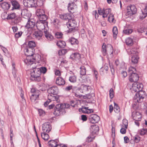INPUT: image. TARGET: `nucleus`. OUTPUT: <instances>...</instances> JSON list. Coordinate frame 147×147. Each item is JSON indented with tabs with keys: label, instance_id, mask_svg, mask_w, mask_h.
I'll return each instance as SVG.
<instances>
[{
	"label": "nucleus",
	"instance_id": "f257e3e1",
	"mask_svg": "<svg viewBox=\"0 0 147 147\" xmlns=\"http://www.w3.org/2000/svg\"><path fill=\"white\" fill-rule=\"evenodd\" d=\"M26 55L27 56L26 59L24 60L25 63L28 65L36 64V57H38L39 55L34 54V49L25 48L24 51Z\"/></svg>",
	"mask_w": 147,
	"mask_h": 147
},
{
	"label": "nucleus",
	"instance_id": "f03ea898",
	"mask_svg": "<svg viewBox=\"0 0 147 147\" xmlns=\"http://www.w3.org/2000/svg\"><path fill=\"white\" fill-rule=\"evenodd\" d=\"M32 65H31L32 66V71L31 73V76L33 78L34 80L36 82H39L41 80V78L40 76L41 75V71L39 68H37L36 66H33Z\"/></svg>",
	"mask_w": 147,
	"mask_h": 147
},
{
	"label": "nucleus",
	"instance_id": "7ed1b4c3",
	"mask_svg": "<svg viewBox=\"0 0 147 147\" xmlns=\"http://www.w3.org/2000/svg\"><path fill=\"white\" fill-rule=\"evenodd\" d=\"M36 15L40 21H46L47 19V16L45 14V11L42 9H38Z\"/></svg>",
	"mask_w": 147,
	"mask_h": 147
},
{
	"label": "nucleus",
	"instance_id": "20e7f679",
	"mask_svg": "<svg viewBox=\"0 0 147 147\" xmlns=\"http://www.w3.org/2000/svg\"><path fill=\"white\" fill-rule=\"evenodd\" d=\"M145 96V92L142 90H138L134 97V100L137 101H142Z\"/></svg>",
	"mask_w": 147,
	"mask_h": 147
},
{
	"label": "nucleus",
	"instance_id": "39448f33",
	"mask_svg": "<svg viewBox=\"0 0 147 147\" xmlns=\"http://www.w3.org/2000/svg\"><path fill=\"white\" fill-rule=\"evenodd\" d=\"M64 105L63 104H58L54 107L53 113L55 115H59L60 113L63 110Z\"/></svg>",
	"mask_w": 147,
	"mask_h": 147
},
{
	"label": "nucleus",
	"instance_id": "423d86ee",
	"mask_svg": "<svg viewBox=\"0 0 147 147\" xmlns=\"http://www.w3.org/2000/svg\"><path fill=\"white\" fill-rule=\"evenodd\" d=\"M100 117L95 114H92L89 117V120L90 122L92 123H98L100 120Z\"/></svg>",
	"mask_w": 147,
	"mask_h": 147
},
{
	"label": "nucleus",
	"instance_id": "0eeeda50",
	"mask_svg": "<svg viewBox=\"0 0 147 147\" xmlns=\"http://www.w3.org/2000/svg\"><path fill=\"white\" fill-rule=\"evenodd\" d=\"M77 7L74 2L69 3L68 4L67 9L69 11L73 13L77 11Z\"/></svg>",
	"mask_w": 147,
	"mask_h": 147
},
{
	"label": "nucleus",
	"instance_id": "6e6552de",
	"mask_svg": "<svg viewBox=\"0 0 147 147\" xmlns=\"http://www.w3.org/2000/svg\"><path fill=\"white\" fill-rule=\"evenodd\" d=\"M35 0H23V3L24 6L28 7H36Z\"/></svg>",
	"mask_w": 147,
	"mask_h": 147
},
{
	"label": "nucleus",
	"instance_id": "1a4fd4ad",
	"mask_svg": "<svg viewBox=\"0 0 147 147\" xmlns=\"http://www.w3.org/2000/svg\"><path fill=\"white\" fill-rule=\"evenodd\" d=\"M137 10V8L135 5H130L127 7V14L129 16L135 14Z\"/></svg>",
	"mask_w": 147,
	"mask_h": 147
},
{
	"label": "nucleus",
	"instance_id": "9d476101",
	"mask_svg": "<svg viewBox=\"0 0 147 147\" xmlns=\"http://www.w3.org/2000/svg\"><path fill=\"white\" fill-rule=\"evenodd\" d=\"M64 90L65 91L67 92H71V90L73 95H75L76 97H78L79 96V95L76 93L77 91V88L75 87H73L72 85L67 86L64 88Z\"/></svg>",
	"mask_w": 147,
	"mask_h": 147
},
{
	"label": "nucleus",
	"instance_id": "9b49d317",
	"mask_svg": "<svg viewBox=\"0 0 147 147\" xmlns=\"http://www.w3.org/2000/svg\"><path fill=\"white\" fill-rule=\"evenodd\" d=\"M109 48L112 49V51L111 52V54H113V50L111 45L110 44L106 45L105 43H103L102 45V52L103 55L105 56L107 55V50Z\"/></svg>",
	"mask_w": 147,
	"mask_h": 147
},
{
	"label": "nucleus",
	"instance_id": "f8f14e48",
	"mask_svg": "<svg viewBox=\"0 0 147 147\" xmlns=\"http://www.w3.org/2000/svg\"><path fill=\"white\" fill-rule=\"evenodd\" d=\"M47 23L46 21L40 20L39 22L37 23L36 27L39 30L41 31L45 29V26L47 25Z\"/></svg>",
	"mask_w": 147,
	"mask_h": 147
},
{
	"label": "nucleus",
	"instance_id": "ddd939ff",
	"mask_svg": "<svg viewBox=\"0 0 147 147\" xmlns=\"http://www.w3.org/2000/svg\"><path fill=\"white\" fill-rule=\"evenodd\" d=\"M52 129L51 125L49 122H45L42 124V130L43 132L49 133Z\"/></svg>",
	"mask_w": 147,
	"mask_h": 147
},
{
	"label": "nucleus",
	"instance_id": "4468645a",
	"mask_svg": "<svg viewBox=\"0 0 147 147\" xmlns=\"http://www.w3.org/2000/svg\"><path fill=\"white\" fill-rule=\"evenodd\" d=\"M58 91L57 87L56 86H53L47 90L48 95H55L57 94Z\"/></svg>",
	"mask_w": 147,
	"mask_h": 147
},
{
	"label": "nucleus",
	"instance_id": "2eb2a0df",
	"mask_svg": "<svg viewBox=\"0 0 147 147\" xmlns=\"http://www.w3.org/2000/svg\"><path fill=\"white\" fill-rule=\"evenodd\" d=\"M131 75L129 77V80L131 82H136L138 81L139 79L138 75L135 72L130 73Z\"/></svg>",
	"mask_w": 147,
	"mask_h": 147
},
{
	"label": "nucleus",
	"instance_id": "dca6fc26",
	"mask_svg": "<svg viewBox=\"0 0 147 147\" xmlns=\"http://www.w3.org/2000/svg\"><path fill=\"white\" fill-rule=\"evenodd\" d=\"M99 130V127L98 125H92L90 128L91 134L93 135L97 134Z\"/></svg>",
	"mask_w": 147,
	"mask_h": 147
},
{
	"label": "nucleus",
	"instance_id": "f3484780",
	"mask_svg": "<svg viewBox=\"0 0 147 147\" xmlns=\"http://www.w3.org/2000/svg\"><path fill=\"white\" fill-rule=\"evenodd\" d=\"M90 89V86H87L84 84H82L81 85L80 88H77V91L78 90L81 92L83 93L89 91Z\"/></svg>",
	"mask_w": 147,
	"mask_h": 147
},
{
	"label": "nucleus",
	"instance_id": "a211bd4d",
	"mask_svg": "<svg viewBox=\"0 0 147 147\" xmlns=\"http://www.w3.org/2000/svg\"><path fill=\"white\" fill-rule=\"evenodd\" d=\"M59 18L63 20L68 22L72 19V16L69 13H63L59 15Z\"/></svg>",
	"mask_w": 147,
	"mask_h": 147
},
{
	"label": "nucleus",
	"instance_id": "6ab92c4d",
	"mask_svg": "<svg viewBox=\"0 0 147 147\" xmlns=\"http://www.w3.org/2000/svg\"><path fill=\"white\" fill-rule=\"evenodd\" d=\"M79 111L80 112H82L83 113H88L93 112L92 109H88V107L83 106L81 108L79 109Z\"/></svg>",
	"mask_w": 147,
	"mask_h": 147
},
{
	"label": "nucleus",
	"instance_id": "aec40b11",
	"mask_svg": "<svg viewBox=\"0 0 147 147\" xmlns=\"http://www.w3.org/2000/svg\"><path fill=\"white\" fill-rule=\"evenodd\" d=\"M21 14L24 16V18L26 17L29 18L31 16L30 11L26 9H21Z\"/></svg>",
	"mask_w": 147,
	"mask_h": 147
},
{
	"label": "nucleus",
	"instance_id": "412c9836",
	"mask_svg": "<svg viewBox=\"0 0 147 147\" xmlns=\"http://www.w3.org/2000/svg\"><path fill=\"white\" fill-rule=\"evenodd\" d=\"M11 3L13 7H12V10L14 9H20L19 3L16 1H11Z\"/></svg>",
	"mask_w": 147,
	"mask_h": 147
},
{
	"label": "nucleus",
	"instance_id": "4be33fe9",
	"mask_svg": "<svg viewBox=\"0 0 147 147\" xmlns=\"http://www.w3.org/2000/svg\"><path fill=\"white\" fill-rule=\"evenodd\" d=\"M67 42L70 43L72 45H76L78 46L79 41L78 40L74 37H71L67 40Z\"/></svg>",
	"mask_w": 147,
	"mask_h": 147
},
{
	"label": "nucleus",
	"instance_id": "5701e85b",
	"mask_svg": "<svg viewBox=\"0 0 147 147\" xmlns=\"http://www.w3.org/2000/svg\"><path fill=\"white\" fill-rule=\"evenodd\" d=\"M56 84L59 86H62L65 84V81L61 77H57L56 79Z\"/></svg>",
	"mask_w": 147,
	"mask_h": 147
},
{
	"label": "nucleus",
	"instance_id": "b1692460",
	"mask_svg": "<svg viewBox=\"0 0 147 147\" xmlns=\"http://www.w3.org/2000/svg\"><path fill=\"white\" fill-rule=\"evenodd\" d=\"M39 94V90H36L35 92L32 94L30 96V99L32 101H35L38 97Z\"/></svg>",
	"mask_w": 147,
	"mask_h": 147
},
{
	"label": "nucleus",
	"instance_id": "393cba45",
	"mask_svg": "<svg viewBox=\"0 0 147 147\" xmlns=\"http://www.w3.org/2000/svg\"><path fill=\"white\" fill-rule=\"evenodd\" d=\"M66 25L67 27H73L75 28H76L77 25L76 21L72 19L69 20L68 22H67Z\"/></svg>",
	"mask_w": 147,
	"mask_h": 147
},
{
	"label": "nucleus",
	"instance_id": "a878e982",
	"mask_svg": "<svg viewBox=\"0 0 147 147\" xmlns=\"http://www.w3.org/2000/svg\"><path fill=\"white\" fill-rule=\"evenodd\" d=\"M136 86H133V91L134 92H136L138 90H142L143 87L142 84L141 83H138V82L136 83Z\"/></svg>",
	"mask_w": 147,
	"mask_h": 147
},
{
	"label": "nucleus",
	"instance_id": "bb28decb",
	"mask_svg": "<svg viewBox=\"0 0 147 147\" xmlns=\"http://www.w3.org/2000/svg\"><path fill=\"white\" fill-rule=\"evenodd\" d=\"M42 35V33L41 31H36L33 34V36L38 40L40 39Z\"/></svg>",
	"mask_w": 147,
	"mask_h": 147
},
{
	"label": "nucleus",
	"instance_id": "cd10ccee",
	"mask_svg": "<svg viewBox=\"0 0 147 147\" xmlns=\"http://www.w3.org/2000/svg\"><path fill=\"white\" fill-rule=\"evenodd\" d=\"M48 98L51 101H56L57 102L59 101V97L57 94L55 95H48Z\"/></svg>",
	"mask_w": 147,
	"mask_h": 147
},
{
	"label": "nucleus",
	"instance_id": "c85d7f7f",
	"mask_svg": "<svg viewBox=\"0 0 147 147\" xmlns=\"http://www.w3.org/2000/svg\"><path fill=\"white\" fill-rule=\"evenodd\" d=\"M1 6L3 9L7 10L10 8L11 6V4L8 3L4 2L1 4Z\"/></svg>",
	"mask_w": 147,
	"mask_h": 147
},
{
	"label": "nucleus",
	"instance_id": "c756f323",
	"mask_svg": "<svg viewBox=\"0 0 147 147\" xmlns=\"http://www.w3.org/2000/svg\"><path fill=\"white\" fill-rule=\"evenodd\" d=\"M139 58L138 54L133 55L132 56L131 58V62L134 64L137 63L138 62Z\"/></svg>",
	"mask_w": 147,
	"mask_h": 147
},
{
	"label": "nucleus",
	"instance_id": "7c9ffc66",
	"mask_svg": "<svg viewBox=\"0 0 147 147\" xmlns=\"http://www.w3.org/2000/svg\"><path fill=\"white\" fill-rule=\"evenodd\" d=\"M70 57L73 59L79 60L81 58L80 55L78 53H74L70 55Z\"/></svg>",
	"mask_w": 147,
	"mask_h": 147
},
{
	"label": "nucleus",
	"instance_id": "2f4dec72",
	"mask_svg": "<svg viewBox=\"0 0 147 147\" xmlns=\"http://www.w3.org/2000/svg\"><path fill=\"white\" fill-rule=\"evenodd\" d=\"M34 26L35 23L30 20H28L25 26V27L28 28H32L34 27Z\"/></svg>",
	"mask_w": 147,
	"mask_h": 147
},
{
	"label": "nucleus",
	"instance_id": "473e14b6",
	"mask_svg": "<svg viewBox=\"0 0 147 147\" xmlns=\"http://www.w3.org/2000/svg\"><path fill=\"white\" fill-rule=\"evenodd\" d=\"M128 53L129 55L132 56L134 55L138 54L137 49L132 48L128 50Z\"/></svg>",
	"mask_w": 147,
	"mask_h": 147
},
{
	"label": "nucleus",
	"instance_id": "72a5a7b5",
	"mask_svg": "<svg viewBox=\"0 0 147 147\" xmlns=\"http://www.w3.org/2000/svg\"><path fill=\"white\" fill-rule=\"evenodd\" d=\"M56 44L60 48H64L66 45L65 42L63 40H59L57 41Z\"/></svg>",
	"mask_w": 147,
	"mask_h": 147
},
{
	"label": "nucleus",
	"instance_id": "f704fd0d",
	"mask_svg": "<svg viewBox=\"0 0 147 147\" xmlns=\"http://www.w3.org/2000/svg\"><path fill=\"white\" fill-rule=\"evenodd\" d=\"M29 48L33 49L36 46V44L33 40H31L29 41L28 44Z\"/></svg>",
	"mask_w": 147,
	"mask_h": 147
},
{
	"label": "nucleus",
	"instance_id": "c9c22d12",
	"mask_svg": "<svg viewBox=\"0 0 147 147\" xmlns=\"http://www.w3.org/2000/svg\"><path fill=\"white\" fill-rule=\"evenodd\" d=\"M57 142L54 140H51L49 141L48 144L49 147H55L57 145Z\"/></svg>",
	"mask_w": 147,
	"mask_h": 147
},
{
	"label": "nucleus",
	"instance_id": "e433bc0d",
	"mask_svg": "<svg viewBox=\"0 0 147 147\" xmlns=\"http://www.w3.org/2000/svg\"><path fill=\"white\" fill-rule=\"evenodd\" d=\"M41 136L42 138L45 140H47L49 137V135L47 133L43 132H41Z\"/></svg>",
	"mask_w": 147,
	"mask_h": 147
},
{
	"label": "nucleus",
	"instance_id": "4c0bfd02",
	"mask_svg": "<svg viewBox=\"0 0 147 147\" xmlns=\"http://www.w3.org/2000/svg\"><path fill=\"white\" fill-rule=\"evenodd\" d=\"M125 43L126 44L129 46H132L133 44V39L128 37L126 39Z\"/></svg>",
	"mask_w": 147,
	"mask_h": 147
},
{
	"label": "nucleus",
	"instance_id": "58836bf2",
	"mask_svg": "<svg viewBox=\"0 0 147 147\" xmlns=\"http://www.w3.org/2000/svg\"><path fill=\"white\" fill-rule=\"evenodd\" d=\"M147 16V10H145L144 9L142 11V13L140 14V18L142 20L143 19Z\"/></svg>",
	"mask_w": 147,
	"mask_h": 147
},
{
	"label": "nucleus",
	"instance_id": "ea45409f",
	"mask_svg": "<svg viewBox=\"0 0 147 147\" xmlns=\"http://www.w3.org/2000/svg\"><path fill=\"white\" fill-rule=\"evenodd\" d=\"M95 136L91 134L86 138V142L88 143L91 142L94 139Z\"/></svg>",
	"mask_w": 147,
	"mask_h": 147
},
{
	"label": "nucleus",
	"instance_id": "a19ab883",
	"mask_svg": "<svg viewBox=\"0 0 147 147\" xmlns=\"http://www.w3.org/2000/svg\"><path fill=\"white\" fill-rule=\"evenodd\" d=\"M132 31V29L125 28L123 31V33L125 34L128 35L131 34Z\"/></svg>",
	"mask_w": 147,
	"mask_h": 147
},
{
	"label": "nucleus",
	"instance_id": "79ce46f5",
	"mask_svg": "<svg viewBox=\"0 0 147 147\" xmlns=\"http://www.w3.org/2000/svg\"><path fill=\"white\" fill-rule=\"evenodd\" d=\"M80 74L82 76H84L86 74V70L85 67L82 66L80 68Z\"/></svg>",
	"mask_w": 147,
	"mask_h": 147
},
{
	"label": "nucleus",
	"instance_id": "37998d69",
	"mask_svg": "<svg viewBox=\"0 0 147 147\" xmlns=\"http://www.w3.org/2000/svg\"><path fill=\"white\" fill-rule=\"evenodd\" d=\"M135 101L132 105V108L135 110H139V106L138 105V102L136 100H135Z\"/></svg>",
	"mask_w": 147,
	"mask_h": 147
},
{
	"label": "nucleus",
	"instance_id": "c03bdc74",
	"mask_svg": "<svg viewBox=\"0 0 147 147\" xmlns=\"http://www.w3.org/2000/svg\"><path fill=\"white\" fill-rule=\"evenodd\" d=\"M112 30L113 37L115 39L118 34V30L117 27L116 26H114Z\"/></svg>",
	"mask_w": 147,
	"mask_h": 147
},
{
	"label": "nucleus",
	"instance_id": "a18cd8bd",
	"mask_svg": "<svg viewBox=\"0 0 147 147\" xmlns=\"http://www.w3.org/2000/svg\"><path fill=\"white\" fill-rule=\"evenodd\" d=\"M45 36L49 40H51L53 38V36L49 33H48L47 31H45Z\"/></svg>",
	"mask_w": 147,
	"mask_h": 147
},
{
	"label": "nucleus",
	"instance_id": "49530a36",
	"mask_svg": "<svg viewBox=\"0 0 147 147\" xmlns=\"http://www.w3.org/2000/svg\"><path fill=\"white\" fill-rule=\"evenodd\" d=\"M114 111L115 112L117 113H119L120 111V109L118 105L115 102H114Z\"/></svg>",
	"mask_w": 147,
	"mask_h": 147
},
{
	"label": "nucleus",
	"instance_id": "de8ad7c7",
	"mask_svg": "<svg viewBox=\"0 0 147 147\" xmlns=\"http://www.w3.org/2000/svg\"><path fill=\"white\" fill-rule=\"evenodd\" d=\"M68 52V50L66 49H63L59 50L58 53L59 55H64Z\"/></svg>",
	"mask_w": 147,
	"mask_h": 147
},
{
	"label": "nucleus",
	"instance_id": "09e8293b",
	"mask_svg": "<svg viewBox=\"0 0 147 147\" xmlns=\"http://www.w3.org/2000/svg\"><path fill=\"white\" fill-rule=\"evenodd\" d=\"M138 102V105L139 106V110L140 109H144V105L143 103H142V101H137Z\"/></svg>",
	"mask_w": 147,
	"mask_h": 147
},
{
	"label": "nucleus",
	"instance_id": "8fccbe9b",
	"mask_svg": "<svg viewBox=\"0 0 147 147\" xmlns=\"http://www.w3.org/2000/svg\"><path fill=\"white\" fill-rule=\"evenodd\" d=\"M16 17V14L15 13H12L8 14V19L11 20L15 18Z\"/></svg>",
	"mask_w": 147,
	"mask_h": 147
},
{
	"label": "nucleus",
	"instance_id": "3c124183",
	"mask_svg": "<svg viewBox=\"0 0 147 147\" xmlns=\"http://www.w3.org/2000/svg\"><path fill=\"white\" fill-rule=\"evenodd\" d=\"M69 81L71 82H74L76 81V78L74 76H71L69 78Z\"/></svg>",
	"mask_w": 147,
	"mask_h": 147
},
{
	"label": "nucleus",
	"instance_id": "603ef678",
	"mask_svg": "<svg viewBox=\"0 0 147 147\" xmlns=\"http://www.w3.org/2000/svg\"><path fill=\"white\" fill-rule=\"evenodd\" d=\"M132 115H135L142 117V115L141 113L137 110H134L133 111L132 113Z\"/></svg>",
	"mask_w": 147,
	"mask_h": 147
},
{
	"label": "nucleus",
	"instance_id": "864d4df0",
	"mask_svg": "<svg viewBox=\"0 0 147 147\" xmlns=\"http://www.w3.org/2000/svg\"><path fill=\"white\" fill-rule=\"evenodd\" d=\"M1 17L3 19H8V14H7L6 12H4L2 14Z\"/></svg>",
	"mask_w": 147,
	"mask_h": 147
},
{
	"label": "nucleus",
	"instance_id": "5fc2aeb1",
	"mask_svg": "<svg viewBox=\"0 0 147 147\" xmlns=\"http://www.w3.org/2000/svg\"><path fill=\"white\" fill-rule=\"evenodd\" d=\"M133 119L136 121H140L141 120V117L136 116L135 115H132Z\"/></svg>",
	"mask_w": 147,
	"mask_h": 147
},
{
	"label": "nucleus",
	"instance_id": "6e6d98bb",
	"mask_svg": "<svg viewBox=\"0 0 147 147\" xmlns=\"http://www.w3.org/2000/svg\"><path fill=\"white\" fill-rule=\"evenodd\" d=\"M44 1L42 0H37L36 2V6L37 5L39 6H42L43 4Z\"/></svg>",
	"mask_w": 147,
	"mask_h": 147
},
{
	"label": "nucleus",
	"instance_id": "4d7b16f0",
	"mask_svg": "<svg viewBox=\"0 0 147 147\" xmlns=\"http://www.w3.org/2000/svg\"><path fill=\"white\" fill-rule=\"evenodd\" d=\"M63 34L61 32H57L55 34L56 37L58 38H61Z\"/></svg>",
	"mask_w": 147,
	"mask_h": 147
},
{
	"label": "nucleus",
	"instance_id": "13d9d810",
	"mask_svg": "<svg viewBox=\"0 0 147 147\" xmlns=\"http://www.w3.org/2000/svg\"><path fill=\"white\" fill-rule=\"evenodd\" d=\"M69 29L67 30L68 33H71L74 32L76 31V28L73 27H67Z\"/></svg>",
	"mask_w": 147,
	"mask_h": 147
},
{
	"label": "nucleus",
	"instance_id": "bf43d9fd",
	"mask_svg": "<svg viewBox=\"0 0 147 147\" xmlns=\"http://www.w3.org/2000/svg\"><path fill=\"white\" fill-rule=\"evenodd\" d=\"M114 91L112 88H111L109 90V96L112 99L114 96Z\"/></svg>",
	"mask_w": 147,
	"mask_h": 147
},
{
	"label": "nucleus",
	"instance_id": "052dcab7",
	"mask_svg": "<svg viewBox=\"0 0 147 147\" xmlns=\"http://www.w3.org/2000/svg\"><path fill=\"white\" fill-rule=\"evenodd\" d=\"M129 71L130 72V73H133V72H136V68L133 67H131L129 68Z\"/></svg>",
	"mask_w": 147,
	"mask_h": 147
},
{
	"label": "nucleus",
	"instance_id": "680f3d73",
	"mask_svg": "<svg viewBox=\"0 0 147 147\" xmlns=\"http://www.w3.org/2000/svg\"><path fill=\"white\" fill-rule=\"evenodd\" d=\"M147 132V129H142L140 131V135L142 136L146 134Z\"/></svg>",
	"mask_w": 147,
	"mask_h": 147
},
{
	"label": "nucleus",
	"instance_id": "e2e57ef3",
	"mask_svg": "<svg viewBox=\"0 0 147 147\" xmlns=\"http://www.w3.org/2000/svg\"><path fill=\"white\" fill-rule=\"evenodd\" d=\"M39 113V115L40 116H44L45 115V111L42 109H39L38 110Z\"/></svg>",
	"mask_w": 147,
	"mask_h": 147
},
{
	"label": "nucleus",
	"instance_id": "0e129e2a",
	"mask_svg": "<svg viewBox=\"0 0 147 147\" xmlns=\"http://www.w3.org/2000/svg\"><path fill=\"white\" fill-rule=\"evenodd\" d=\"M40 69L41 71V74L42 73L44 74L47 72V69L45 67H41L40 68Z\"/></svg>",
	"mask_w": 147,
	"mask_h": 147
},
{
	"label": "nucleus",
	"instance_id": "69168bd1",
	"mask_svg": "<svg viewBox=\"0 0 147 147\" xmlns=\"http://www.w3.org/2000/svg\"><path fill=\"white\" fill-rule=\"evenodd\" d=\"M22 33V31L19 32H18L16 33L15 35V37L16 38H18L20 37L21 36Z\"/></svg>",
	"mask_w": 147,
	"mask_h": 147
},
{
	"label": "nucleus",
	"instance_id": "338daca9",
	"mask_svg": "<svg viewBox=\"0 0 147 147\" xmlns=\"http://www.w3.org/2000/svg\"><path fill=\"white\" fill-rule=\"evenodd\" d=\"M114 19V17L113 15H109L108 18V20L110 22H113V20Z\"/></svg>",
	"mask_w": 147,
	"mask_h": 147
},
{
	"label": "nucleus",
	"instance_id": "774afa93",
	"mask_svg": "<svg viewBox=\"0 0 147 147\" xmlns=\"http://www.w3.org/2000/svg\"><path fill=\"white\" fill-rule=\"evenodd\" d=\"M111 11V9H107L105 10L103 9L102 11V13H107L108 15L109 13Z\"/></svg>",
	"mask_w": 147,
	"mask_h": 147
}]
</instances>
